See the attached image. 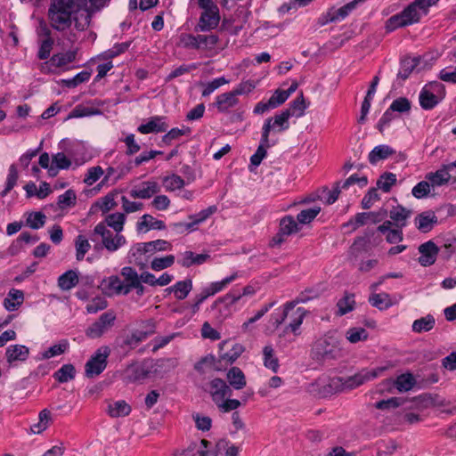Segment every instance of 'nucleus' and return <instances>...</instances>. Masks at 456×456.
<instances>
[{"instance_id": "obj_1", "label": "nucleus", "mask_w": 456, "mask_h": 456, "mask_svg": "<svg viewBox=\"0 0 456 456\" xmlns=\"http://www.w3.org/2000/svg\"><path fill=\"white\" fill-rule=\"evenodd\" d=\"M309 298L305 296L297 297L294 300L288 302L284 305L282 309H277L271 314L269 319V327L275 330L287 320L288 323L283 330L282 335L291 332L295 336L299 334V328L304 321L306 311L302 307L296 308V305L300 303H306Z\"/></svg>"}, {"instance_id": "obj_2", "label": "nucleus", "mask_w": 456, "mask_h": 456, "mask_svg": "<svg viewBox=\"0 0 456 456\" xmlns=\"http://www.w3.org/2000/svg\"><path fill=\"white\" fill-rule=\"evenodd\" d=\"M78 0H53L48 18L52 28L58 31H64L71 25V15L77 10Z\"/></svg>"}, {"instance_id": "obj_3", "label": "nucleus", "mask_w": 456, "mask_h": 456, "mask_svg": "<svg viewBox=\"0 0 456 456\" xmlns=\"http://www.w3.org/2000/svg\"><path fill=\"white\" fill-rule=\"evenodd\" d=\"M340 355V340L335 332H328L317 339L311 349L312 359L319 362L335 360Z\"/></svg>"}, {"instance_id": "obj_4", "label": "nucleus", "mask_w": 456, "mask_h": 456, "mask_svg": "<svg viewBox=\"0 0 456 456\" xmlns=\"http://www.w3.org/2000/svg\"><path fill=\"white\" fill-rule=\"evenodd\" d=\"M171 248V244L165 240H156L149 242H140L134 244L127 254L128 263H134L140 269L146 267L142 256L146 253H154L156 251H164Z\"/></svg>"}, {"instance_id": "obj_5", "label": "nucleus", "mask_w": 456, "mask_h": 456, "mask_svg": "<svg viewBox=\"0 0 456 456\" xmlns=\"http://www.w3.org/2000/svg\"><path fill=\"white\" fill-rule=\"evenodd\" d=\"M389 366H382L375 368L371 370H362V371L346 378L336 377L330 380V386L341 387L342 389L355 388L366 381L371 380L379 377L382 372L388 370Z\"/></svg>"}, {"instance_id": "obj_6", "label": "nucleus", "mask_w": 456, "mask_h": 456, "mask_svg": "<svg viewBox=\"0 0 456 456\" xmlns=\"http://www.w3.org/2000/svg\"><path fill=\"white\" fill-rule=\"evenodd\" d=\"M99 235L102 238V244H95L94 248L96 250L106 248L109 252H115L121 247L126 244L125 236L117 233L113 236V233L107 228L103 222L99 223L94 229V232L90 237L93 241H95L94 236Z\"/></svg>"}, {"instance_id": "obj_7", "label": "nucleus", "mask_w": 456, "mask_h": 456, "mask_svg": "<svg viewBox=\"0 0 456 456\" xmlns=\"http://www.w3.org/2000/svg\"><path fill=\"white\" fill-rule=\"evenodd\" d=\"M110 349L107 346L99 347L85 365V373L87 378L100 375L107 367Z\"/></svg>"}, {"instance_id": "obj_8", "label": "nucleus", "mask_w": 456, "mask_h": 456, "mask_svg": "<svg viewBox=\"0 0 456 456\" xmlns=\"http://www.w3.org/2000/svg\"><path fill=\"white\" fill-rule=\"evenodd\" d=\"M290 113L289 111H281L280 114L275 115L273 118H268L262 127V141L263 142H269L270 133L273 132H282L289 127V119Z\"/></svg>"}, {"instance_id": "obj_9", "label": "nucleus", "mask_w": 456, "mask_h": 456, "mask_svg": "<svg viewBox=\"0 0 456 456\" xmlns=\"http://www.w3.org/2000/svg\"><path fill=\"white\" fill-rule=\"evenodd\" d=\"M116 320V315L112 312H106L101 314L96 322L92 323L86 330V335L91 338L102 337L110 330Z\"/></svg>"}, {"instance_id": "obj_10", "label": "nucleus", "mask_w": 456, "mask_h": 456, "mask_svg": "<svg viewBox=\"0 0 456 456\" xmlns=\"http://www.w3.org/2000/svg\"><path fill=\"white\" fill-rule=\"evenodd\" d=\"M387 216V211L384 208H381L379 211L358 213L354 219L344 224L343 227L350 228L351 231H354L356 228L365 224L369 221L373 224H377L383 221Z\"/></svg>"}, {"instance_id": "obj_11", "label": "nucleus", "mask_w": 456, "mask_h": 456, "mask_svg": "<svg viewBox=\"0 0 456 456\" xmlns=\"http://www.w3.org/2000/svg\"><path fill=\"white\" fill-rule=\"evenodd\" d=\"M202 388L208 392L216 404L221 403L226 396H231L232 389L224 380L219 378L212 379Z\"/></svg>"}, {"instance_id": "obj_12", "label": "nucleus", "mask_w": 456, "mask_h": 456, "mask_svg": "<svg viewBox=\"0 0 456 456\" xmlns=\"http://www.w3.org/2000/svg\"><path fill=\"white\" fill-rule=\"evenodd\" d=\"M439 248L432 240H428L419 247L420 256L419 263L422 266H429L436 262Z\"/></svg>"}, {"instance_id": "obj_13", "label": "nucleus", "mask_w": 456, "mask_h": 456, "mask_svg": "<svg viewBox=\"0 0 456 456\" xmlns=\"http://www.w3.org/2000/svg\"><path fill=\"white\" fill-rule=\"evenodd\" d=\"M220 21L219 12H201L199 21L194 28L196 32H208L215 29Z\"/></svg>"}, {"instance_id": "obj_14", "label": "nucleus", "mask_w": 456, "mask_h": 456, "mask_svg": "<svg viewBox=\"0 0 456 456\" xmlns=\"http://www.w3.org/2000/svg\"><path fill=\"white\" fill-rule=\"evenodd\" d=\"M160 188L156 182L146 181L143 182L140 187L134 188L130 191L129 194L134 199H150L153 195L159 192Z\"/></svg>"}, {"instance_id": "obj_15", "label": "nucleus", "mask_w": 456, "mask_h": 456, "mask_svg": "<svg viewBox=\"0 0 456 456\" xmlns=\"http://www.w3.org/2000/svg\"><path fill=\"white\" fill-rule=\"evenodd\" d=\"M165 119V117L154 116L146 124L140 125L137 130L142 134L165 132L168 128Z\"/></svg>"}, {"instance_id": "obj_16", "label": "nucleus", "mask_w": 456, "mask_h": 456, "mask_svg": "<svg viewBox=\"0 0 456 456\" xmlns=\"http://www.w3.org/2000/svg\"><path fill=\"white\" fill-rule=\"evenodd\" d=\"M364 0H353L344 6L338 9H330L327 12L326 22H335L344 20L353 10L355 9L357 4Z\"/></svg>"}, {"instance_id": "obj_17", "label": "nucleus", "mask_w": 456, "mask_h": 456, "mask_svg": "<svg viewBox=\"0 0 456 456\" xmlns=\"http://www.w3.org/2000/svg\"><path fill=\"white\" fill-rule=\"evenodd\" d=\"M414 223L419 231L426 233L430 232L434 225L437 224V216L432 211H425L415 217Z\"/></svg>"}, {"instance_id": "obj_18", "label": "nucleus", "mask_w": 456, "mask_h": 456, "mask_svg": "<svg viewBox=\"0 0 456 456\" xmlns=\"http://www.w3.org/2000/svg\"><path fill=\"white\" fill-rule=\"evenodd\" d=\"M452 168L451 164L444 165L440 169L436 172H431L426 175V179L430 183L431 186H442L448 183L451 179L449 170Z\"/></svg>"}, {"instance_id": "obj_19", "label": "nucleus", "mask_w": 456, "mask_h": 456, "mask_svg": "<svg viewBox=\"0 0 456 456\" xmlns=\"http://www.w3.org/2000/svg\"><path fill=\"white\" fill-rule=\"evenodd\" d=\"M151 330L147 331L135 330L130 335H127L123 340V346H126L129 349L136 347L141 342L145 340L149 336L155 332V326L153 322L150 323Z\"/></svg>"}, {"instance_id": "obj_20", "label": "nucleus", "mask_w": 456, "mask_h": 456, "mask_svg": "<svg viewBox=\"0 0 456 456\" xmlns=\"http://www.w3.org/2000/svg\"><path fill=\"white\" fill-rule=\"evenodd\" d=\"M5 355L9 363L24 362L29 355V349L23 345H12L6 348Z\"/></svg>"}, {"instance_id": "obj_21", "label": "nucleus", "mask_w": 456, "mask_h": 456, "mask_svg": "<svg viewBox=\"0 0 456 456\" xmlns=\"http://www.w3.org/2000/svg\"><path fill=\"white\" fill-rule=\"evenodd\" d=\"M239 101L237 96L232 91L219 94L216 99L215 105L220 112H225L229 109L236 106Z\"/></svg>"}, {"instance_id": "obj_22", "label": "nucleus", "mask_w": 456, "mask_h": 456, "mask_svg": "<svg viewBox=\"0 0 456 456\" xmlns=\"http://www.w3.org/2000/svg\"><path fill=\"white\" fill-rule=\"evenodd\" d=\"M411 210L398 205L389 211V216L396 227L403 228L406 225V221L411 216Z\"/></svg>"}, {"instance_id": "obj_23", "label": "nucleus", "mask_w": 456, "mask_h": 456, "mask_svg": "<svg viewBox=\"0 0 456 456\" xmlns=\"http://www.w3.org/2000/svg\"><path fill=\"white\" fill-rule=\"evenodd\" d=\"M226 378L230 386L236 390L242 389L247 384L245 375L239 367H232L227 371Z\"/></svg>"}, {"instance_id": "obj_24", "label": "nucleus", "mask_w": 456, "mask_h": 456, "mask_svg": "<svg viewBox=\"0 0 456 456\" xmlns=\"http://www.w3.org/2000/svg\"><path fill=\"white\" fill-rule=\"evenodd\" d=\"M131 406L124 400L109 403L107 412L111 418L128 416L131 412Z\"/></svg>"}, {"instance_id": "obj_25", "label": "nucleus", "mask_w": 456, "mask_h": 456, "mask_svg": "<svg viewBox=\"0 0 456 456\" xmlns=\"http://www.w3.org/2000/svg\"><path fill=\"white\" fill-rule=\"evenodd\" d=\"M419 100L422 109L432 110L442 101V98L437 97V94L431 92L428 88H422Z\"/></svg>"}, {"instance_id": "obj_26", "label": "nucleus", "mask_w": 456, "mask_h": 456, "mask_svg": "<svg viewBox=\"0 0 456 456\" xmlns=\"http://www.w3.org/2000/svg\"><path fill=\"white\" fill-rule=\"evenodd\" d=\"M121 276L124 278V284L126 285V291L128 294L131 292L133 288L137 284V282L141 281L140 275L131 266H125L121 269L120 272Z\"/></svg>"}, {"instance_id": "obj_27", "label": "nucleus", "mask_w": 456, "mask_h": 456, "mask_svg": "<svg viewBox=\"0 0 456 456\" xmlns=\"http://www.w3.org/2000/svg\"><path fill=\"white\" fill-rule=\"evenodd\" d=\"M395 151L388 145L381 144L374 147V149L369 153V161L370 164H376L381 159H387L393 155Z\"/></svg>"}, {"instance_id": "obj_28", "label": "nucleus", "mask_w": 456, "mask_h": 456, "mask_svg": "<svg viewBox=\"0 0 456 456\" xmlns=\"http://www.w3.org/2000/svg\"><path fill=\"white\" fill-rule=\"evenodd\" d=\"M420 57L404 58L401 61L400 69L397 73V77L403 80L409 77L414 69L419 64Z\"/></svg>"}, {"instance_id": "obj_29", "label": "nucleus", "mask_w": 456, "mask_h": 456, "mask_svg": "<svg viewBox=\"0 0 456 456\" xmlns=\"http://www.w3.org/2000/svg\"><path fill=\"white\" fill-rule=\"evenodd\" d=\"M138 231L146 230H164L166 224L163 221L155 219L152 216L145 214L141 217V221L136 224Z\"/></svg>"}, {"instance_id": "obj_30", "label": "nucleus", "mask_w": 456, "mask_h": 456, "mask_svg": "<svg viewBox=\"0 0 456 456\" xmlns=\"http://www.w3.org/2000/svg\"><path fill=\"white\" fill-rule=\"evenodd\" d=\"M78 283L77 272L69 270L58 278V286L61 290H69Z\"/></svg>"}, {"instance_id": "obj_31", "label": "nucleus", "mask_w": 456, "mask_h": 456, "mask_svg": "<svg viewBox=\"0 0 456 456\" xmlns=\"http://www.w3.org/2000/svg\"><path fill=\"white\" fill-rule=\"evenodd\" d=\"M435 323V317L432 314H428L424 317L415 320L411 328L412 330L416 333L428 332L434 328Z\"/></svg>"}, {"instance_id": "obj_32", "label": "nucleus", "mask_w": 456, "mask_h": 456, "mask_svg": "<svg viewBox=\"0 0 456 456\" xmlns=\"http://www.w3.org/2000/svg\"><path fill=\"white\" fill-rule=\"evenodd\" d=\"M369 302L379 310H386L393 305L387 293H373L370 296Z\"/></svg>"}, {"instance_id": "obj_33", "label": "nucleus", "mask_w": 456, "mask_h": 456, "mask_svg": "<svg viewBox=\"0 0 456 456\" xmlns=\"http://www.w3.org/2000/svg\"><path fill=\"white\" fill-rule=\"evenodd\" d=\"M76 370L75 367L67 363L62 365L57 371L54 372L53 378L60 383H66L75 379Z\"/></svg>"}, {"instance_id": "obj_34", "label": "nucleus", "mask_w": 456, "mask_h": 456, "mask_svg": "<svg viewBox=\"0 0 456 456\" xmlns=\"http://www.w3.org/2000/svg\"><path fill=\"white\" fill-rule=\"evenodd\" d=\"M354 305V294L346 292L344 297L337 303V306L338 308V315L342 316L353 311Z\"/></svg>"}, {"instance_id": "obj_35", "label": "nucleus", "mask_w": 456, "mask_h": 456, "mask_svg": "<svg viewBox=\"0 0 456 456\" xmlns=\"http://www.w3.org/2000/svg\"><path fill=\"white\" fill-rule=\"evenodd\" d=\"M126 216L123 213H113L106 216L104 224L106 226L111 227L117 233L119 234L123 231Z\"/></svg>"}, {"instance_id": "obj_36", "label": "nucleus", "mask_w": 456, "mask_h": 456, "mask_svg": "<svg viewBox=\"0 0 456 456\" xmlns=\"http://www.w3.org/2000/svg\"><path fill=\"white\" fill-rule=\"evenodd\" d=\"M416 384V380L411 373L401 374L395 380V386L400 392L410 391Z\"/></svg>"}, {"instance_id": "obj_37", "label": "nucleus", "mask_w": 456, "mask_h": 456, "mask_svg": "<svg viewBox=\"0 0 456 456\" xmlns=\"http://www.w3.org/2000/svg\"><path fill=\"white\" fill-rule=\"evenodd\" d=\"M264 355V365L265 367L272 370L273 372H277L279 369V361L274 356V350L271 345L265 346L263 348Z\"/></svg>"}, {"instance_id": "obj_38", "label": "nucleus", "mask_w": 456, "mask_h": 456, "mask_svg": "<svg viewBox=\"0 0 456 456\" xmlns=\"http://www.w3.org/2000/svg\"><path fill=\"white\" fill-rule=\"evenodd\" d=\"M401 12L408 25L419 22L421 15L423 14L413 2Z\"/></svg>"}, {"instance_id": "obj_39", "label": "nucleus", "mask_w": 456, "mask_h": 456, "mask_svg": "<svg viewBox=\"0 0 456 456\" xmlns=\"http://www.w3.org/2000/svg\"><path fill=\"white\" fill-rule=\"evenodd\" d=\"M279 230L282 232L283 234L289 236L299 231L298 223L292 216H286L281 219Z\"/></svg>"}, {"instance_id": "obj_40", "label": "nucleus", "mask_w": 456, "mask_h": 456, "mask_svg": "<svg viewBox=\"0 0 456 456\" xmlns=\"http://www.w3.org/2000/svg\"><path fill=\"white\" fill-rule=\"evenodd\" d=\"M306 109V104L305 102V98L303 94L301 93L298 97H297L295 100H293L289 103V107L286 110H283L284 111H289L290 113V117H302L305 113V110Z\"/></svg>"}, {"instance_id": "obj_41", "label": "nucleus", "mask_w": 456, "mask_h": 456, "mask_svg": "<svg viewBox=\"0 0 456 456\" xmlns=\"http://www.w3.org/2000/svg\"><path fill=\"white\" fill-rule=\"evenodd\" d=\"M38 419V422L30 427L33 434H41L48 428L51 421V412L47 409H44L39 412Z\"/></svg>"}, {"instance_id": "obj_42", "label": "nucleus", "mask_w": 456, "mask_h": 456, "mask_svg": "<svg viewBox=\"0 0 456 456\" xmlns=\"http://www.w3.org/2000/svg\"><path fill=\"white\" fill-rule=\"evenodd\" d=\"M75 248H76V259L77 261H81L84 259L85 255L91 248V244L89 243L88 239L84 235L77 236L75 240Z\"/></svg>"}, {"instance_id": "obj_43", "label": "nucleus", "mask_w": 456, "mask_h": 456, "mask_svg": "<svg viewBox=\"0 0 456 456\" xmlns=\"http://www.w3.org/2000/svg\"><path fill=\"white\" fill-rule=\"evenodd\" d=\"M69 347V342L65 339L61 340L59 344L50 346L47 350L42 353L41 360L50 359L52 357L62 354Z\"/></svg>"}, {"instance_id": "obj_44", "label": "nucleus", "mask_w": 456, "mask_h": 456, "mask_svg": "<svg viewBox=\"0 0 456 456\" xmlns=\"http://www.w3.org/2000/svg\"><path fill=\"white\" fill-rule=\"evenodd\" d=\"M270 147L269 142H263L262 139L260 140V144L257 147L256 152L250 158V166L249 171H253V167H258L264 158L266 156V148Z\"/></svg>"}, {"instance_id": "obj_45", "label": "nucleus", "mask_w": 456, "mask_h": 456, "mask_svg": "<svg viewBox=\"0 0 456 456\" xmlns=\"http://www.w3.org/2000/svg\"><path fill=\"white\" fill-rule=\"evenodd\" d=\"M76 55L77 51H68L66 53L54 54L51 58L50 61L52 65H54L56 67H62L75 61Z\"/></svg>"}, {"instance_id": "obj_46", "label": "nucleus", "mask_w": 456, "mask_h": 456, "mask_svg": "<svg viewBox=\"0 0 456 456\" xmlns=\"http://www.w3.org/2000/svg\"><path fill=\"white\" fill-rule=\"evenodd\" d=\"M175 298L178 300H183L187 297L189 293L192 289V281L191 279H186L184 281H177L175 284Z\"/></svg>"}, {"instance_id": "obj_47", "label": "nucleus", "mask_w": 456, "mask_h": 456, "mask_svg": "<svg viewBox=\"0 0 456 456\" xmlns=\"http://www.w3.org/2000/svg\"><path fill=\"white\" fill-rule=\"evenodd\" d=\"M197 43L199 45V49H213L217 43L219 42V37L216 35H196Z\"/></svg>"}, {"instance_id": "obj_48", "label": "nucleus", "mask_w": 456, "mask_h": 456, "mask_svg": "<svg viewBox=\"0 0 456 456\" xmlns=\"http://www.w3.org/2000/svg\"><path fill=\"white\" fill-rule=\"evenodd\" d=\"M395 183L396 175L393 173L386 172L378 179L377 187L384 192H388Z\"/></svg>"}, {"instance_id": "obj_49", "label": "nucleus", "mask_w": 456, "mask_h": 456, "mask_svg": "<svg viewBox=\"0 0 456 456\" xmlns=\"http://www.w3.org/2000/svg\"><path fill=\"white\" fill-rule=\"evenodd\" d=\"M184 180L178 175L173 174L163 178V185L167 191H173L184 186Z\"/></svg>"}, {"instance_id": "obj_50", "label": "nucleus", "mask_w": 456, "mask_h": 456, "mask_svg": "<svg viewBox=\"0 0 456 456\" xmlns=\"http://www.w3.org/2000/svg\"><path fill=\"white\" fill-rule=\"evenodd\" d=\"M77 196L73 190H68L63 194L58 197V207L61 209L71 208L76 205Z\"/></svg>"}, {"instance_id": "obj_51", "label": "nucleus", "mask_w": 456, "mask_h": 456, "mask_svg": "<svg viewBox=\"0 0 456 456\" xmlns=\"http://www.w3.org/2000/svg\"><path fill=\"white\" fill-rule=\"evenodd\" d=\"M18 180V171L14 164H12L9 167V173L6 179L5 188L0 192V197H4L8 192L13 189Z\"/></svg>"}, {"instance_id": "obj_52", "label": "nucleus", "mask_w": 456, "mask_h": 456, "mask_svg": "<svg viewBox=\"0 0 456 456\" xmlns=\"http://www.w3.org/2000/svg\"><path fill=\"white\" fill-rule=\"evenodd\" d=\"M177 46L185 49H199L196 36L192 34L182 33L178 37Z\"/></svg>"}, {"instance_id": "obj_53", "label": "nucleus", "mask_w": 456, "mask_h": 456, "mask_svg": "<svg viewBox=\"0 0 456 456\" xmlns=\"http://www.w3.org/2000/svg\"><path fill=\"white\" fill-rule=\"evenodd\" d=\"M91 77V72L83 70L79 73H77L76 76H74L72 78L69 79H63L61 81L62 85L69 88H74L77 86L78 85L86 82L89 80Z\"/></svg>"}, {"instance_id": "obj_54", "label": "nucleus", "mask_w": 456, "mask_h": 456, "mask_svg": "<svg viewBox=\"0 0 456 456\" xmlns=\"http://www.w3.org/2000/svg\"><path fill=\"white\" fill-rule=\"evenodd\" d=\"M45 219L46 216L42 212H33L27 217L26 224L31 229L37 230L45 225Z\"/></svg>"}, {"instance_id": "obj_55", "label": "nucleus", "mask_w": 456, "mask_h": 456, "mask_svg": "<svg viewBox=\"0 0 456 456\" xmlns=\"http://www.w3.org/2000/svg\"><path fill=\"white\" fill-rule=\"evenodd\" d=\"M320 211V207H314L308 209L302 210L297 214V220L299 224H309L317 216Z\"/></svg>"}, {"instance_id": "obj_56", "label": "nucleus", "mask_w": 456, "mask_h": 456, "mask_svg": "<svg viewBox=\"0 0 456 456\" xmlns=\"http://www.w3.org/2000/svg\"><path fill=\"white\" fill-rule=\"evenodd\" d=\"M216 358L212 354H208L204 357H202L199 362H197L194 365V369L196 371H198L200 374L206 373L207 370H212L214 369Z\"/></svg>"}, {"instance_id": "obj_57", "label": "nucleus", "mask_w": 456, "mask_h": 456, "mask_svg": "<svg viewBox=\"0 0 456 456\" xmlns=\"http://www.w3.org/2000/svg\"><path fill=\"white\" fill-rule=\"evenodd\" d=\"M174 263L175 256L173 255H168L164 257H155L151 263V267L154 271H161L170 267Z\"/></svg>"}, {"instance_id": "obj_58", "label": "nucleus", "mask_w": 456, "mask_h": 456, "mask_svg": "<svg viewBox=\"0 0 456 456\" xmlns=\"http://www.w3.org/2000/svg\"><path fill=\"white\" fill-rule=\"evenodd\" d=\"M346 338L351 343H357L368 338V332L363 328H351L346 331Z\"/></svg>"}, {"instance_id": "obj_59", "label": "nucleus", "mask_w": 456, "mask_h": 456, "mask_svg": "<svg viewBox=\"0 0 456 456\" xmlns=\"http://www.w3.org/2000/svg\"><path fill=\"white\" fill-rule=\"evenodd\" d=\"M216 210H217L216 206L213 205V206L208 207L206 209H203V210L200 211L196 215H191L189 216V218L192 221V224L195 227L197 224H199L204 222L205 220H207L211 215L216 213Z\"/></svg>"}, {"instance_id": "obj_60", "label": "nucleus", "mask_w": 456, "mask_h": 456, "mask_svg": "<svg viewBox=\"0 0 456 456\" xmlns=\"http://www.w3.org/2000/svg\"><path fill=\"white\" fill-rule=\"evenodd\" d=\"M99 114H101V110L96 108L77 105L69 114V118H83Z\"/></svg>"}, {"instance_id": "obj_61", "label": "nucleus", "mask_w": 456, "mask_h": 456, "mask_svg": "<svg viewBox=\"0 0 456 456\" xmlns=\"http://www.w3.org/2000/svg\"><path fill=\"white\" fill-rule=\"evenodd\" d=\"M237 277V273H234L220 281L212 282L208 287H207V289H208L210 295L213 296L216 293L223 290L226 285L233 281Z\"/></svg>"}, {"instance_id": "obj_62", "label": "nucleus", "mask_w": 456, "mask_h": 456, "mask_svg": "<svg viewBox=\"0 0 456 456\" xmlns=\"http://www.w3.org/2000/svg\"><path fill=\"white\" fill-rule=\"evenodd\" d=\"M228 83L229 80H227L224 77L215 78L204 86L201 95L203 97H207L210 95L215 90Z\"/></svg>"}, {"instance_id": "obj_63", "label": "nucleus", "mask_w": 456, "mask_h": 456, "mask_svg": "<svg viewBox=\"0 0 456 456\" xmlns=\"http://www.w3.org/2000/svg\"><path fill=\"white\" fill-rule=\"evenodd\" d=\"M430 186L431 184L428 180L421 181L412 188L411 193L416 199L425 198L430 192Z\"/></svg>"}, {"instance_id": "obj_64", "label": "nucleus", "mask_w": 456, "mask_h": 456, "mask_svg": "<svg viewBox=\"0 0 456 456\" xmlns=\"http://www.w3.org/2000/svg\"><path fill=\"white\" fill-rule=\"evenodd\" d=\"M174 455H183V456H208V451L207 450H197V444L191 443L188 448L184 450H176L174 452Z\"/></svg>"}]
</instances>
